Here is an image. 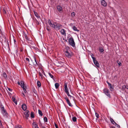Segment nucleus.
<instances>
[{
	"label": "nucleus",
	"instance_id": "obj_1",
	"mask_svg": "<svg viewBox=\"0 0 128 128\" xmlns=\"http://www.w3.org/2000/svg\"><path fill=\"white\" fill-rule=\"evenodd\" d=\"M48 22L50 26L56 30L60 29L62 27L61 24L56 22H52L50 20H48Z\"/></svg>",
	"mask_w": 128,
	"mask_h": 128
},
{
	"label": "nucleus",
	"instance_id": "obj_2",
	"mask_svg": "<svg viewBox=\"0 0 128 128\" xmlns=\"http://www.w3.org/2000/svg\"><path fill=\"white\" fill-rule=\"evenodd\" d=\"M64 51V54L68 58H70L73 55L72 52L70 50L68 47H66Z\"/></svg>",
	"mask_w": 128,
	"mask_h": 128
},
{
	"label": "nucleus",
	"instance_id": "obj_3",
	"mask_svg": "<svg viewBox=\"0 0 128 128\" xmlns=\"http://www.w3.org/2000/svg\"><path fill=\"white\" fill-rule=\"evenodd\" d=\"M69 44L73 47H75V43L72 38L70 37L68 40Z\"/></svg>",
	"mask_w": 128,
	"mask_h": 128
},
{
	"label": "nucleus",
	"instance_id": "obj_4",
	"mask_svg": "<svg viewBox=\"0 0 128 128\" xmlns=\"http://www.w3.org/2000/svg\"><path fill=\"white\" fill-rule=\"evenodd\" d=\"M103 93L108 96L109 98H110V92L109 90L106 88H104L103 90Z\"/></svg>",
	"mask_w": 128,
	"mask_h": 128
},
{
	"label": "nucleus",
	"instance_id": "obj_5",
	"mask_svg": "<svg viewBox=\"0 0 128 128\" xmlns=\"http://www.w3.org/2000/svg\"><path fill=\"white\" fill-rule=\"evenodd\" d=\"M20 84L24 92L25 93H26V87L25 86L24 82L22 80H21L20 82Z\"/></svg>",
	"mask_w": 128,
	"mask_h": 128
},
{
	"label": "nucleus",
	"instance_id": "obj_6",
	"mask_svg": "<svg viewBox=\"0 0 128 128\" xmlns=\"http://www.w3.org/2000/svg\"><path fill=\"white\" fill-rule=\"evenodd\" d=\"M2 112L4 115H6L8 114L5 110L4 109V107L3 106H2L1 107Z\"/></svg>",
	"mask_w": 128,
	"mask_h": 128
},
{
	"label": "nucleus",
	"instance_id": "obj_7",
	"mask_svg": "<svg viewBox=\"0 0 128 128\" xmlns=\"http://www.w3.org/2000/svg\"><path fill=\"white\" fill-rule=\"evenodd\" d=\"M24 114L26 116V119H28V117L30 116V113L28 110H26L24 113Z\"/></svg>",
	"mask_w": 128,
	"mask_h": 128
},
{
	"label": "nucleus",
	"instance_id": "obj_8",
	"mask_svg": "<svg viewBox=\"0 0 128 128\" xmlns=\"http://www.w3.org/2000/svg\"><path fill=\"white\" fill-rule=\"evenodd\" d=\"M107 83L108 84V87L111 91H113L114 88L112 86L111 84L108 82H107Z\"/></svg>",
	"mask_w": 128,
	"mask_h": 128
},
{
	"label": "nucleus",
	"instance_id": "obj_9",
	"mask_svg": "<svg viewBox=\"0 0 128 128\" xmlns=\"http://www.w3.org/2000/svg\"><path fill=\"white\" fill-rule=\"evenodd\" d=\"M64 91L65 93L68 92V89L67 87V84L65 83L64 84Z\"/></svg>",
	"mask_w": 128,
	"mask_h": 128
},
{
	"label": "nucleus",
	"instance_id": "obj_10",
	"mask_svg": "<svg viewBox=\"0 0 128 128\" xmlns=\"http://www.w3.org/2000/svg\"><path fill=\"white\" fill-rule=\"evenodd\" d=\"M101 4L104 7H106L107 6V3L105 1V0H104L101 1Z\"/></svg>",
	"mask_w": 128,
	"mask_h": 128
},
{
	"label": "nucleus",
	"instance_id": "obj_11",
	"mask_svg": "<svg viewBox=\"0 0 128 128\" xmlns=\"http://www.w3.org/2000/svg\"><path fill=\"white\" fill-rule=\"evenodd\" d=\"M60 32L62 34L65 36H66V30H65L64 29H62L60 30Z\"/></svg>",
	"mask_w": 128,
	"mask_h": 128
},
{
	"label": "nucleus",
	"instance_id": "obj_12",
	"mask_svg": "<svg viewBox=\"0 0 128 128\" xmlns=\"http://www.w3.org/2000/svg\"><path fill=\"white\" fill-rule=\"evenodd\" d=\"M32 124L33 128H39L38 125L35 122H33Z\"/></svg>",
	"mask_w": 128,
	"mask_h": 128
},
{
	"label": "nucleus",
	"instance_id": "obj_13",
	"mask_svg": "<svg viewBox=\"0 0 128 128\" xmlns=\"http://www.w3.org/2000/svg\"><path fill=\"white\" fill-rule=\"evenodd\" d=\"M22 108L24 110H26L27 108L26 105L24 104H23L22 105Z\"/></svg>",
	"mask_w": 128,
	"mask_h": 128
},
{
	"label": "nucleus",
	"instance_id": "obj_14",
	"mask_svg": "<svg viewBox=\"0 0 128 128\" xmlns=\"http://www.w3.org/2000/svg\"><path fill=\"white\" fill-rule=\"evenodd\" d=\"M34 59L35 62H33L34 65L35 66H38V64L37 63V61L36 60V59L34 56Z\"/></svg>",
	"mask_w": 128,
	"mask_h": 128
},
{
	"label": "nucleus",
	"instance_id": "obj_15",
	"mask_svg": "<svg viewBox=\"0 0 128 128\" xmlns=\"http://www.w3.org/2000/svg\"><path fill=\"white\" fill-rule=\"evenodd\" d=\"M57 8L58 11L60 13H61L62 12V7L60 6H57Z\"/></svg>",
	"mask_w": 128,
	"mask_h": 128
},
{
	"label": "nucleus",
	"instance_id": "obj_16",
	"mask_svg": "<svg viewBox=\"0 0 128 128\" xmlns=\"http://www.w3.org/2000/svg\"><path fill=\"white\" fill-rule=\"evenodd\" d=\"M24 38L27 40H28V41H30V38L25 33H24Z\"/></svg>",
	"mask_w": 128,
	"mask_h": 128
},
{
	"label": "nucleus",
	"instance_id": "obj_17",
	"mask_svg": "<svg viewBox=\"0 0 128 128\" xmlns=\"http://www.w3.org/2000/svg\"><path fill=\"white\" fill-rule=\"evenodd\" d=\"M94 63L95 64V66H97L98 67H100V65L98 62L97 61H95L94 62Z\"/></svg>",
	"mask_w": 128,
	"mask_h": 128
},
{
	"label": "nucleus",
	"instance_id": "obj_18",
	"mask_svg": "<svg viewBox=\"0 0 128 128\" xmlns=\"http://www.w3.org/2000/svg\"><path fill=\"white\" fill-rule=\"evenodd\" d=\"M34 12V15L38 18V19L39 18L40 19V16L38 13L35 12Z\"/></svg>",
	"mask_w": 128,
	"mask_h": 128
},
{
	"label": "nucleus",
	"instance_id": "obj_19",
	"mask_svg": "<svg viewBox=\"0 0 128 128\" xmlns=\"http://www.w3.org/2000/svg\"><path fill=\"white\" fill-rule=\"evenodd\" d=\"M72 29L74 30L75 31H76L77 32H78L79 31V30H78L77 28L75 26H73L72 27Z\"/></svg>",
	"mask_w": 128,
	"mask_h": 128
},
{
	"label": "nucleus",
	"instance_id": "obj_20",
	"mask_svg": "<svg viewBox=\"0 0 128 128\" xmlns=\"http://www.w3.org/2000/svg\"><path fill=\"white\" fill-rule=\"evenodd\" d=\"M12 100L13 102L14 103L16 104H17V103L16 100V98L14 97L12 98Z\"/></svg>",
	"mask_w": 128,
	"mask_h": 128
},
{
	"label": "nucleus",
	"instance_id": "obj_21",
	"mask_svg": "<svg viewBox=\"0 0 128 128\" xmlns=\"http://www.w3.org/2000/svg\"><path fill=\"white\" fill-rule=\"evenodd\" d=\"M37 85L38 87H40L41 86V83L40 82L39 80H38L37 81Z\"/></svg>",
	"mask_w": 128,
	"mask_h": 128
},
{
	"label": "nucleus",
	"instance_id": "obj_22",
	"mask_svg": "<svg viewBox=\"0 0 128 128\" xmlns=\"http://www.w3.org/2000/svg\"><path fill=\"white\" fill-rule=\"evenodd\" d=\"M66 102L70 106H72V104H71V103H70V101L69 100H67L66 101Z\"/></svg>",
	"mask_w": 128,
	"mask_h": 128
},
{
	"label": "nucleus",
	"instance_id": "obj_23",
	"mask_svg": "<svg viewBox=\"0 0 128 128\" xmlns=\"http://www.w3.org/2000/svg\"><path fill=\"white\" fill-rule=\"evenodd\" d=\"M60 85L58 83H56L55 84V86L56 88V89H57L59 87Z\"/></svg>",
	"mask_w": 128,
	"mask_h": 128
},
{
	"label": "nucleus",
	"instance_id": "obj_24",
	"mask_svg": "<svg viewBox=\"0 0 128 128\" xmlns=\"http://www.w3.org/2000/svg\"><path fill=\"white\" fill-rule=\"evenodd\" d=\"M48 74L54 80V76L50 73H48Z\"/></svg>",
	"mask_w": 128,
	"mask_h": 128
},
{
	"label": "nucleus",
	"instance_id": "obj_25",
	"mask_svg": "<svg viewBox=\"0 0 128 128\" xmlns=\"http://www.w3.org/2000/svg\"><path fill=\"white\" fill-rule=\"evenodd\" d=\"M66 93L67 94V95L68 96L70 97V98H73V99L74 98V97H72V96H70V94H69V92H66Z\"/></svg>",
	"mask_w": 128,
	"mask_h": 128
},
{
	"label": "nucleus",
	"instance_id": "obj_26",
	"mask_svg": "<svg viewBox=\"0 0 128 128\" xmlns=\"http://www.w3.org/2000/svg\"><path fill=\"white\" fill-rule=\"evenodd\" d=\"M31 117L32 118H34V112H32L30 114Z\"/></svg>",
	"mask_w": 128,
	"mask_h": 128
},
{
	"label": "nucleus",
	"instance_id": "obj_27",
	"mask_svg": "<svg viewBox=\"0 0 128 128\" xmlns=\"http://www.w3.org/2000/svg\"><path fill=\"white\" fill-rule=\"evenodd\" d=\"M38 112L39 114L41 116H42L43 114L41 110H38Z\"/></svg>",
	"mask_w": 128,
	"mask_h": 128
},
{
	"label": "nucleus",
	"instance_id": "obj_28",
	"mask_svg": "<svg viewBox=\"0 0 128 128\" xmlns=\"http://www.w3.org/2000/svg\"><path fill=\"white\" fill-rule=\"evenodd\" d=\"M3 75L4 77L5 78H6L7 76L6 73L5 72H4L3 73Z\"/></svg>",
	"mask_w": 128,
	"mask_h": 128
},
{
	"label": "nucleus",
	"instance_id": "obj_29",
	"mask_svg": "<svg viewBox=\"0 0 128 128\" xmlns=\"http://www.w3.org/2000/svg\"><path fill=\"white\" fill-rule=\"evenodd\" d=\"M15 128H22L21 126L17 125L15 126Z\"/></svg>",
	"mask_w": 128,
	"mask_h": 128
},
{
	"label": "nucleus",
	"instance_id": "obj_30",
	"mask_svg": "<svg viewBox=\"0 0 128 128\" xmlns=\"http://www.w3.org/2000/svg\"><path fill=\"white\" fill-rule=\"evenodd\" d=\"M95 116L96 117V119L97 120V118H99V116L98 113L96 112L95 113Z\"/></svg>",
	"mask_w": 128,
	"mask_h": 128
},
{
	"label": "nucleus",
	"instance_id": "obj_31",
	"mask_svg": "<svg viewBox=\"0 0 128 128\" xmlns=\"http://www.w3.org/2000/svg\"><path fill=\"white\" fill-rule=\"evenodd\" d=\"M32 90L33 92L35 94H36L37 93V92L34 88H32Z\"/></svg>",
	"mask_w": 128,
	"mask_h": 128
},
{
	"label": "nucleus",
	"instance_id": "obj_32",
	"mask_svg": "<svg viewBox=\"0 0 128 128\" xmlns=\"http://www.w3.org/2000/svg\"><path fill=\"white\" fill-rule=\"evenodd\" d=\"M117 62L118 65V66H121L122 65L121 63L120 62H119L118 60V61H117Z\"/></svg>",
	"mask_w": 128,
	"mask_h": 128
},
{
	"label": "nucleus",
	"instance_id": "obj_33",
	"mask_svg": "<svg viewBox=\"0 0 128 128\" xmlns=\"http://www.w3.org/2000/svg\"><path fill=\"white\" fill-rule=\"evenodd\" d=\"M71 16H72L74 17V16H75V12H72L71 13Z\"/></svg>",
	"mask_w": 128,
	"mask_h": 128
},
{
	"label": "nucleus",
	"instance_id": "obj_34",
	"mask_svg": "<svg viewBox=\"0 0 128 128\" xmlns=\"http://www.w3.org/2000/svg\"><path fill=\"white\" fill-rule=\"evenodd\" d=\"M35 21H36V24L38 25H39L40 24V23L36 19H35Z\"/></svg>",
	"mask_w": 128,
	"mask_h": 128
},
{
	"label": "nucleus",
	"instance_id": "obj_35",
	"mask_svg": "<svg viewBox=\"0 0 128 128\" xmlns=\"http://www.w3.org/2000/svg\"><path fill=\"white\" fill-rule=\"evenodd\" d=\"M91 56L94 62L96 60V58L94 57H93L92 56Z\"/></svg>",
	"mask_w": 128,
	"mask_h": 128
},
{
	"label": "nucleus",
	"instance_id": "obj_36",
	"mask_svg": "<svg viewBox=\"0 0 128 128\" xmlns=\"http://www.w3.org/2000/svg\"><path fill=\"white\" fill-rule=\"evenodd\" d=\"M100 51L101 52H102L104 51V50L102 48H100L99 49Z\"/></svg>",
	"mask_w": 128,
	"mask_h": 128
},
{
	"label": "nucleus",
	"instance_id": "obj_37",
	"mask_svg": "<svg viewBox=\"0 0 128 128\" xmlns=\"http://www.w3.org/2000/svg\"><path fill=\"white\" fill-rule=\"evenodd\" d=\"M111 122L114 124V123H115V122L114 120H110Z\"/></svg>",
	"mask_w": 128,
	"mask_h": 128
},
{
	"label": "nucleus",
	"instance_id": "obj_38",
	"mask_svg": "<svg viewBox=\"0 0 128 128\" xmlns=\"http://www.w3.org/2000/svg\"><path fill=\"white\" fill-rule=\"evenodd\" d=\"M76 118L75 117H74L72 118V120H76Z\"/></svg>",
	"mask_w": 128,
	"mask_h": 128
},
{
	"label": "nucleus",
	"instance_id": "obj_39",
	"mask_svg": "<svg viewBox=\"0 0 128 128\" xmlns=\"http://www.w3.org/2000/svg\"><path fill=\"white\" fill-rule=\"evenodd\" d=\"M2 125L1 122V120H0V127H2Z\"/></svg>",
	"mask_w": 128,
	"mask_h": 128
},
{
	"label": "nucleus",
	"instance_id": "obj_40",
	"mask_svg": "<svg viewBox=\"0 0 128 128\" xmlns=\"http://www.w3.org/2000/svg\"><path fill=\"white\" fill-rule=\"evenodd\" d=\"M39 75L40 76H43L42 74L40 72H39Z\"/></svg>",
	"mask_w": 128,
	"mask_h": 128
},
{
	"label": "nucleus",
	"instance_id": "obj_41",
	"mask_svg": "<svg viewBox=\"0 0 128 128\" xmlns=\"http://www.w3.org/2000/svg\"><path fill=\"white\" fill-rule=\"evenodd\" d=\"M54 124L56 128H58L57 124H56V123L55 122H54Z\"/></svg>",
	"mask_w": 128,
	"mask_h": 128
},
{
	"label": "nucleus",
	"instance_id": "obj_42",
	"mask_svg": "<svg viewBox=\"0 0 128 128\" xmlns=\"http://www.w3.org/2000/svg\"><path fill=\"white\" fill-rule=\"evenodd\" d=\"M26 61H28V62H30V60L28 58H26Z\"/></svg>",
	"mask_w": 128,
	"mask_h": 128
},
{
	"label": "nucleus",
	"instance_id": "obj_43",
	"mask_svg": "<svg viewBox=\"0 0 128 128\" xmlns=\"http://www.w3.org/2000/svg\"><path fill=\"white\" fill-rule=\"evenodd\" d=\"M8 90L10 92H12V90L10 88H8Z\"/></svg>",
	"mask_w": 128,
	"mask_h": 128
},
{
	"label": "nucleus",
	"instance_id": "obj_44",
	"mask_svg": "<svg viewBox=\"0 0 128 128\" xmlns=\"http://www.w3.org/2000/svg\"><path fill=\"white\" fill-rule=\"evenodd\" d=\"M44 120H48L47 118L46 117H44Z\"/></svg>",
	"mask_w": 128,
	"mask_h": 128
},
{
	"label": "nucleus",
	"instance_id": "obj_45",
	"mask_svg": "<svg viewBox=\"0 0 128 128\" xmlns=\"http://www.w3.org/2000/svg\"><path fill=\"white\" fill-rule=\"evenodd\" d=\"M109 126L110 128H116L114 126H110V124H109Z\"/></svg>",
	"mask_w": 128,
	"mask_h": 128
},
{
	"label": "nucleus",
	"instance_id": "obj_46",
	"mask_svg": "<svg viewBox=\"0 0 128 128\" xmlns=\"http://www.w3.org/2000/svg\"><path fill=\"white\" fill-rule=\"evenodd\" d=\"M64 98L66 100V101L67 100H68V98L67 96H66V97H65Z\"/></svg>",
	"mask_w": 128,
	"mask_h": 128
},
{
	"label": "nucleus",
	"instance_id": "obj_47",
	"mask_svg": "<svg viewBox=\"0 0 128 128\" xmlns=\"http://www.w3.org/2000/svg\"><path fill=\"white\" fill-rule=\"evenodd\" d=\"M116 126L117 127H118V128H120V126L118 124H117L116 125Z\"/></svg>",
	"mask_w": 128,
	"mask_h": 128
},
{
	"label": "nucleus",
	"instance_id": "obj_48",
	"mask_svg": "<svg viewBox=\"0 0 128 128\" xmlns=\"http://www.w3.org/2000/svg\"><path fill=\"white\" fill-rule=\"evenodd\" d=\"M22 96H23V97H24V96H25V95H24V93H22Z\"/></svg>",
	"mask_w": 128,
	"mask_h": 128
},
{
	"label": "nucleus",
	"instance_id": "obj_49",
	"mask_svg": "<svg viewBox=\"0 0 128 128\" xmlns=\"http://www.w3.org/2000/svg\"><path fill=\"white\" fill-rule=\"evenodd\" d=\"M17 84L19 85H20V82H19V81L18 82Z\"/></svg>",
	"mask_w": 128,
	"mask_h": 128
},
{
	"label": "nucleus",
	"instance_id": "obj_50",
	"mask_svg": "<svg viewBox=\"0 0 128 128\" xmlns=\"http://www.w3.org/2000/svg\"><path fill=\"white\" fill-rule=\"evenodd\" d=\"M46 29L48 31L50 30L48 29V28H46Z\"/></svg>",
	"mask_w": 128,
	"mask_h": 128
},
{
	"label": "nucleus",
	"instance_id": "obj_51",
	"mask_svg": "<svg viewBox=\"0 0 128 128\" xmlns=\"http://www.w3.org/2000/svg\"><path fill=\"white\" fill-rule=\"evenodd\" d=\"M42 73H43V74H44V75H45V74H44V71H42Z\"/></svg>",
	"mask_w": 128,
	"mask_h": 128
},
{
	"label": "nucleus",
	"instance_id": "obj_52",
	"mask_svg": "<svg viewBox=\"0 0 128 128\" xmlns=\"http://www.w3.org/2000/svg\"><path fill=\"white\" fill-rule=\"evenodd\" d=\"M18 54V52H17V50H16V54L17 55V54Z\"/></svg>",
	"mask_w": 128,
	"mask_h": 128
},
{
	"label": "nucleus",
	"instance_id": "obj_53",
	"mask_svg": "<svg viewBox=\"0 0 128 128\" xmlns=\"http://www.w3.org/2000/svg\"><path fill=\"white\" fill-rule=\"evenodd\" d=\"M14 42L15 44V42H16V41L14 39Z\"/></svg>",
	"mask_w": 128,
	"mask_h": 128
},
{
	"label": "nucleus",
	"instance_id": "obj_54",
	"mask_svg": "<svg viewBox=\"0 0 128 128\" xmlns=\"http://www.w3.org/2000/svg\"><path fill=\"white\" fill-rule=\"evenodd\" d=\"M41 78L42 79H43V76H41Z\"/></svg>",
	"mask_w": 128,
	"mask_h": 128
},
{
	"label": "nucleus",
	"instance_id": "obj_55",
	"mask_svg": "<svg viewBox=\"0 0 128 128\" xmlns=\"http://www.w3.org/2000/svg\"><path fill=\"white\" fill-rule=\"evenodd\" d=\"M45 121L44 122H47L48 120H44Z\"/></svg>",
	"mask_w": 128,
	"mask_h": 128
},
{
	"label": "nucleus",
	"instance_id": "obj_56",
	"mask_svg": "<svg viewBox=\"0 0 128 128\" xmlns=\"http://www.w3.org/2000/svg\"><path fill=\"white\" fill-rule=\"evenodd\" d=\"M74 122H76V120H73Z\"/></svg>",
	"mask_w": 128,
	"mask_h": 128
},
{
	"label": "nucleus",
	"instance_id": "obj_57",
	"mask_svg": "<svg viewBox=\"0 0 128 128\" xmlns=\"http://www.w3.org/2000/svg\"><path fill=\"white\" fill-rule=\"evenodd\" d=\"M70 25H72V23L70 24Z\"/></svg>",
	"mask_w": 128,
	"mask_h": 128
},
{
	"label": "nucleus",
	"instance_id": "obj_58",
	"mask_svg": "<svg viewBox=\"0 0 128 128\" xmlns=\"http://www.w3.org/2000/svg\"><path fill=\"white\" fill-rule=\"evenodd\" d=\"M117 124L115 122V123H114V124H116V125Z\"/></svg>",
	"mask_w": 128,
	"mask_h": 128
},
{
	"label": "nucleus",
	"instance_id": "obj_59",
	"mask_svg": "<svg viewBox=\"0 0 128 128\" xmlns=\"http://www.w3.org/2000/svg\"><path fill=\"white\" fill-rule=\"evenodd\" d=\"M64 72V71H61V72Z\"/></svg>",
	"mask_w": 128,
	"mask_h": 128
},
{
	"label": "nucleus",
	"instance_id": "obj_60",
	"mask_svg": "<svg viewBox=\"0 0 128 128\" xmlns=\"http://www.w3.org/2000/svg\"><path fill=\"white\" fill-rule=\"evenodd\" d=\"M110 120H113L112 119H110Z\"/></svg>",
	"mask_w": 128,
	"mask_h": 128
}]
</instances>
